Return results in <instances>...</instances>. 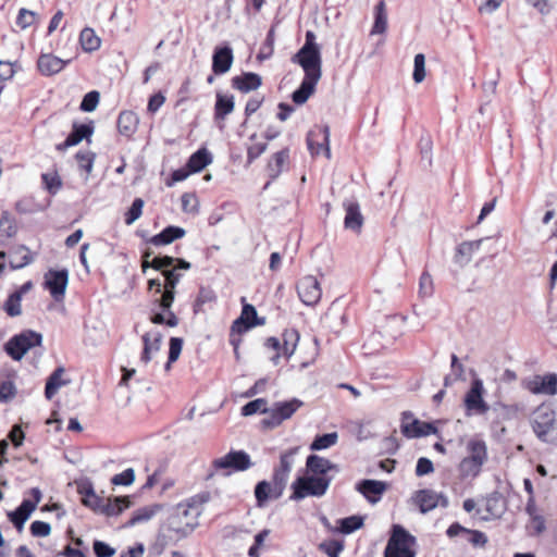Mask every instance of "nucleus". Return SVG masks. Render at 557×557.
I'll list each match as a JSON object with an SVG mask.
<instances>
[{
    "instance_id": "obj_1",
    "label": "nucleus",
    "mask_w": 557,
    "mask_h": 557,
    "mask_svg": "<svg viewBox=\"0 0 557 557\" xmlns=\"http://www.w3.org/2000/svg\"><path fill=\"white\" fill-rule=\"evenodd\" d=\"M307 475L298 476L290 488V499L301 500L308 496L322 497L326 494L339 467L319 455H309L306 460Z\"/></svg>"
},
{
    "instance_id": "obj_2",
    "label": "nucleus",
    "mask_w": 557,
    "mask_h": 557,
    "mask_svg": "<svg viewBox=\"0 0 557 557\" xmlns=\"http://www.w3.org/2000/svg\"><path fill=\"white\" fill-rule=\"evenodd\" d=\"M531 426L536 437L544 443H556V412L549 405L539 406L531 417Z\"/></svg>"
},
{
    "instance_id": "obj_3",
    "label": "nucleus",
    "mask_w": 557,
    "mask_h": 557,
    "mask_svg": "<svg viewBox=\"0 0 557 557\" xmlns=\"http://www.w3.org/2000/svg\"><path fill=\"white\" fill-rule=\"evenodd\" d=\"M416 537L399 524L393 525L392 535L384 550V557H416Z\"/></svg>"
},
{
    "instance_id": "obj_4",
    "label": "nucleus",
    "mask_w": 557,
    "mask_h": 557,
    "mask_svg": "<svg viewBox=\"0 0 557 557\" xmlns=\"http://www.w3.org/2000/svg\"><path fill=\"white\" fill-rule=\"evenodd\" d=\"M41 343L40 333L27 330L11 337L4 345V350L13 360L20 361L29 349L40 346Z\"/></svg>"
},
{
    "instance_id": "obj_5",
    "label": "nucleus",
    "mask_w": 557,
    "mask_h": 557,
    "mask_svg": "<svg viewBox=\"0 0 557 557\" xmlns=\"http://www.w3.org/2000/svg\"><path fill=\"white\" fill-rule=\"evenodd\" d=\"M299 447H293L284 451L280 457V466L274 469L272 476V497L277 499L283 495L286 483L294 465V458L298 454Z\"/></svg>"
},
{
    "instance_id": "obj_6",
    "label": "nucleus",
    "mask_w": 557,
    "mask_h": 557,
    "mask_svg": "<svg viewBox=\"0 0 557 557\" xmlns=\"http://www.w3.org/2000/svg\"><path fill=\"white\" fill-rule=\"evenodd\" d=\"M484 384L479 377H474L471 381L469 391L466 393L463 404L466 408V414L471 416H483L490 410V405L484 400Z\"/></svg>"
},
{
    "instance_id": "obj_7",
    "label": "nucleus",
    "mask_w": 557,
    "mask_h": 557,
    "mask_svg": "<svg viewBox=\"0 0 557 557\" xmlns=\"http://www.w3.org/2000/svg\"><path fill=\"white\" fill-rule=\"evenodd\" d=\"M304 403L298 398H293L288 401H277L269 409V417L262 420L265 428L278 426L283 421L289 419Z\"/></svg>"
},
{
    "instance_id": "obj_8",
    "label": "nucleus",
    "mask_w": 557,
    "mask_h": 557,
    "mask_svg": "<svg viewBox=\"0 0 557 557\" xmlns=\"http://www.w3.org/2000/svg\"><path fill=\"white\" fill-rule=\"evenodd\" d=\"M292 61L302 67L305 77L321 78L322 61L320 49L300 48L299 51L293 55Z\"/></svg>"
},
{
    "instance_id": "obj_9",
    "label": "nucleus",
    "mask_w": 557,
    "mask_h": 557,
    "mask_svg": "<svg viewBox=\"0 0 557 557\" xmlns=\"http://www.w3.org/2000/svg\"><path fill=\"white\" fill-rule=\"evenodd\" d=\"M252 466L250 456L244 450H231L221 458H216L212 462V467L219 470H226V474L231 471H245Z\"/></svg>"
},
{
    "instance_id": "obj_10",
    "label": "nucleus",
    "mask_w": 557,
    "mask_h": 557,
    "mask_svg": "<svg viewBox=\"0 0 557 557\" xmlns=\"http://www.w3.org/2000/svg\"><path fill=\"white\" fill-rule=\"evenodd\" d=\"M67 283L69 271L66 269L49 270L45 274L44 286L49 290L55 301H60L64 298Z\"/></svg>"
},
{
    "instance_id": "obj_11",
    "label": "nucleus",
    "mask_w": 557,
    "mask_h": 557,
    "mask_svg": "<svg viewBox=\"0 0 557 557\" xmlns=\"http://www.w3.org/2000/svg\"><path fill=\"white\" fill-rule=\"evenodd\" d=\"M401 432L408 438L428 436L437 432L436 426L429 422L413 419L409 411L403 412Z\"/></svg>"
},
{
    "instance_id": "obj_12",
    "label": "nucleus",
    "mask_w": 557,
    "mask_h": 557,
    "mask_svg": "<svg viewBox=\"0 0 557 557\" xmlns=\"http://www.w3.org/2000/svg\"><path fill=\"white\" fill-rule=\"evenodd\" d=\"M297 293L299 299L306 306L317 305L322 296L320 283L313 275H306L299 280L297 284Z\"/></svg>"
},
{
    "instance_id": "obj_13",
    "label": "nucleus",
    "mask_w": 557,
    "mask_h": 557,
    "mask_svg": "<svg viewBox=\"0 0 557 557\" xmlns=\"http://www.w3.org/2000/svg\"><path fill=\"white\" fill-rule=\"evenodd\" d=\"M307 146L312 156L319 154L323 150L325 157L330 159V127L324 125L311 129L307 135Z\"/></svg>"
},
{
    "instance_id": "obj_14",
    "label": "nucleus",
    "mask_w": 557,
    "mask_h": 557,
    "mask_svg": "<svg viewBox=\"0 0 557 557\" xmlns=\"http://www.w3.org/2000/svg\"><path fill=\"white\" fill-rule=\"evenodd\" d=\"M413 502L419 506V509L422 513H426L438 505L446 508L448 506V498L441 494L436 493L432 490H420L417 491L413 495Z\"/></svg>"
},
{
    "instance_id": "obj_15",
    "label": "nucleus",
    "mask_w": 557,
    "mask_h": 557,
    "mask_svg": "<svg viewBox=\"0 0 557 557\" xmlns=\"http://www.w3.org/2000/svg\"><path fill=\"white\" fill-rule=\"evenodd\" d=\"M525 387L532 394L553 396L557 394V374L535 375L525 383Z\"/></svg>"
},
{
    "instance_id": "obj_16",
    "label": "nucleus",
    "mask_w": 557,
    "mask_h": 557,
    "mask_svg": "<svg viewBox=\"0 0 557 557\" xmlns=\"http://www.w3.org/2000/svg\"><path fill=\"white\" fill-rule=\"evenodd\" d=\"M265 323V319L258 318V313L256 308L250 304H244L242 313L239 318H237L232 325L233 332H246L249 329L257 326V325H263Z\"/></svg>"
},
{
    "instance_id": "obj_17",
    "label": "nucleus",
    "mask_w": 557,
    "mask_h": 557,
    "mask_svg": "<svg viewBox=\"0 0 557 557\" xmlns=\"http://www.w3.org/2000/svg\"><path fill=\"white\" fill-rule=\"evenodd\" d=\"M94 131L95 126L92 121L87 124L73 123L72 132L63 143L57 145V150L64 151L70 147L78 145L83 139L89 140Z\"/></svg>"
},
{
    "instance_id": "obj_18",
    "label": "nucleus",
    "mask_w": 557,
    "mask_h": 557,
    "mask_svg": "<svg viewBox=\"0 0 557 557\" xmlns=\"http://www.w3.org/2000/svg\"><path fill=\"white\" fill-rule=\"evenodd\" d=\"M234 54L230 46L215 47L212 55V72L215 75L227 73L233 64Z\"/></svg>"
},
{
    "instance_id": "obj_19",
    "label": "nucleus",
    "mask_w": 557,
    "mask_h": 557,
    "mask_svg": "<svg viewBox=\"0 0 557 557\" xmlns=\"http://www.w3.org/2000/svg\"><path fill=\"white\" fill-rule=\"evenodd\" d=\"M386 488L387 484L385 482L370 479L361 480L356 485V490L371 504H376L382 498Z\"/></svg>"
},
{
    "instance_id": "obj_20",
    "label": "nucleus",
    "mask_w": 557,
    "mask_h": 557,
    "mask_svg": "<svg viewBox=\"0 0 557 557\" xmlns=\"http://www.w3.org/2000/svg\"><path fill=\"white\" fill-rule=\"evenodd\" d=\"M144 349L140 356V362L147 364L156 352L160 350L162 334L158 331L147 332L141 337Z\"/></svg>"
},
{
    "instance_id": "obj_21",
    "label": "nucleus",
    "mask_w": 557,
    "mask_h": 557,
    "mask_svg": "<svg viewBox=\"0 0 557 557\" xmlns=\"http://www.w3.org/2000/svg\"><path fill=\"white\" fill-rule=\"evenodd\" d=\"M160 295V298L156 299V304H158V307L168 314V326H177L178 318L171 310L175 299V289L163 286Z\"/></svg>"
},
{
    "instance_id": "obj_22",
    "label": "nucleus",
    "mask_w": 557,
    "mask_h": 557,
    "mask_svg": "<svg viewBox=\"0 0 557 557\" xmlns=\"http://www.w3.org/2000/svg\"><path fill=\"white\" fill-rule=\"evenodd\" d=\"M344 209L346 211L344 225L347 230L359 232L363 224V216L360 212V207L357 201L345 200Z\"/></svg>"
},
{
    "instance_id": "obj_23",
    "label": "nucleus",
    "mask_w": 557,
    "mask_h": 557,
    "mask_svg": "<svg viewBox=\"0 0 557 557\" xmlns=\"http://www.w3.org/2000/svg\"><path fill=\"white\" fill-rule=\"evenodd\" d=\"M261 84V76L252 72L243 73L232 78V87L245 94L257 90Z\"/></svg>"
},
{
    "instance_id": "obj_24",
    "label": "nucleus",
    "mask_w": 557,
    "mask_h": 557,
    "mask_svg": "<svg viewBox=\"0 0 557 557\" xmlns=\"http://www.w3.org/2000/svg\"><path fill=\"white\" fill-rule=\"evenodd\" d=\"M66 64V61L51 54L44 53L37 61V66L40 73L45 76H51L61 72Z\"/></svg>"
},
{
    "instance_id": "obj_25",
    "label": "nucleus",
    "mask_w": 557,
    "mask_h": 557,
    "mask_svg": "<svg viewBox=\"0 0 557 557\" xmlns=\"http://www.w3.org/2000/svg\"><path fill=\"white\" fill-rule=\"evenodd\" d=\"M185 234L186 232L183 227L170 225L166 226L161 233L149 237L146 242L153 246H164L184 237Z\"/></svg>"
},
{
    "instance_id": "obj_26",
    "label": "nucleus",
    "mask_w": 557,
    "mask_h": 557,
    "mask_svg": "<svg viewBox=\"0 0 557 557\" xmlns=\"http://www.w3.org/2000/svg\"><path fill=\"white\" fill-rule=\"evenodd\" d=\"M34 510L35 504L30 503V499H24L15 510L8 512V518L17 531H22Z\"/></svg>"
},
{
    "instance_id": "obj_27",
    "label": "nucleus",
    "mask_w": 557,
    "mask_h": 557,
    "mask_svg": "<svg viewBox=\"0 0 557 557\" xmlns=\"http://www.w3.org/2000/svg\"><path fill=\"white\" fill-rule=\"evenodd\" d=\"M65 370L63 367L57 368L47 379L46 387H45V396L47 399H52L53 396L58 393V391L67 385L70 380H64L63 374Z\"/></svg>"
},
{
    "instance_id": "obj_28",
    "label": "nucleus",
    "mask_w": 557,
    "mask_h": 557,
    "mask_svg": "<svg viewBox=\"0 0 557 557\" xmlns=\"http://www.w3.org/2000/svg\"><path fill=\"white\" fill-rule=\"evenodd\" d=\"M138 116L132 111H123L117 117V129L123 136L131 137L137 129Z\"/></svg>"
},
{
    "instance_id": "obj_29",
    "label": "nucleus",
    "mask_w": 557,
    "mask_h": 557,
    "mask_svg": "<svg viewBox=\"0 0 557 557\" xmlns=\"http://www.w3.org/2000/svg\"><path fill=\"white\" fill-rule=\"evenodd\" d=\"M320 79L304 77L300 86L292 94V99L296 104H304L314 92L315 86Z\"/></svg>"
},
{
    "instance_id": "obj_30",
    "label": "nucleus",
    "mask_w": 557,
    "mask_h": 557,
    "mask_svg": "<svg viewBox=\"0 0 557 557\" xmlns=\"http://www.w3.org/2000/svg\"><path fill=\"white\" fill-rule=\"evenodd\" d=\"M129 506L131 499L128 496L108 498L107 500H104L102 515L108 517H115L121 515Z\"/></svg>"
},
{
    "instance_id": "obj_31",
    "label": "nucleus",
    "mask_w": 557,
    "mask_h": 557,
    "mask_svg": "<svg viewBox=\"0 0 557 557\" xmlns=\"http://www.w3.org/2000/svg\"><path fill=\"white\" fill-rule=\"evenodd\" d=\"M211 162L212 154L206 148H200L189 157L186 166L190 172L197 173L202 171Z\"/></svg>"
},
{
    "instance_id": "obj_32",
    "label": "nucleus",
    "mask_w": 557,
    "mask_h": 557,
    "mask_svg": "<svg viewBox=\"0 0 557 557\" xmlns=\"http://www.w3.org/2000/svg\"><path fill=\"white\" fill-rule=\"evenodd\" d=\"M387 29V12L386 4L384 0H381L374 10V23L372 25L370 35H382L385 34Z\"/></svg>"
},
{
    "instance_id": "obj_33",
    "label": "nucleus",
    "mask_w": 557,
    "mask_h": 557,
    "mask_svg": "<svg viewBox=\"0 0 557 557\" xmlns=\"http://www.w3.org/2000/svg\"><path fill=\"white\" fill-rule=\"evenodd\" d=\"M468 458L484 465L487 460L486 443L482 440L471 438L467 444Z\"/></svg>"
},
{
    "instance_id": "obj_34",
    "label": "nucleus",
    "mask_w": 557,
    "mask_h": 557,
    "mask_svg": "<svg viewBox=\"0 0 557 557\" xmlns=\"http://www.w3.org/2000/svg\"><path fill=\"white\" fill-rule=\"evenodd\" d=\"M234 97L232 95L216 94V100L214 104V119L224 120L226 115L234 110Z\"/></svg>"
},
{
    "instance_id": "obj_35",
    "label": "nucleus",
    "mask_w": 557,
    "mask_h": 557,
    "mask_svg": "<svg viewBox=\"0 0 557 557\" xmlns=\"http://www.w3.org/2000/svg\"><path fill=\"white\" fill-rule=\"evenodd\" d=\"M151 256V252L146 251L143 256V269L144 271L147 268H153L156 270L164 271L170 270V267H173L175 263V258L170 256H163V257H154L151 261H149V258Z\"/></svg>"
},
{
    "instance_id": "obj_36",
    "label": "nucleus",
    "mask_w": 557,
    "mask_h": 557,
    "mask_svg": "<svg viewBox=\"0 0 557 557\" xmlns=\"http://www.w3.org/2000/svg\"><path fill=\"white\" fill-rule=\"evenodd\" d=\"M289 158L288 149L276 152L268 164V172L271 178H276L283 171Z\"/></svg>"
},
{
    "instance_id": "obj_37",
    "label": "nucleus",
    "mask_w": 557,
    "mask_h": 557,
    "mask_svg": "<svg viewBox=\"0 0 557 557\" xmlns=\"http://www.w3.org/2000/svg\"><path fill=\"white\" fill-rule=\"evenodd\" d=\"M32 262L33 257L30 256L28 249L25 246H20L11 253L9 264L12 270H18Z\"/></svg>"
},
{
    "instance_id": "obj_38",
    "label": "nucleus",
    "mask_w": 557,
    "mask_h": 557,
    "mask_svg": "<svg viewBox=\"0 0 557 557\" xmlns=\"http://www.w3.org/2000/svg\"><path fill=\"white\" fill-rule=\"evenodd\" d=\"M299 341V333L295 329L285 330L283 333V352L289 358L294 355Z\"/></svg>"
},
{
    "instance_id": "obj_39",
    "label": "nucleus",
    "mask_w": 557,
    "mask_h": 557,
    "mask_svg": "<svg viewBox=\"0 0 557 557\" xmlns=\"http://www.w3.org/2000/svg\"><path fill=\"white\" fill-rule=\"evenodd\" d=\"M16 225L8 212H3L0 218V244L14 236Z\"/></svg>"
},
{
    "instance_id": "obj_40",
    "label": "nucleus",
    "mask_w": 557,
    "mask_h": 557,
    "mask_svg": "<svg viewBox=\"0 0 557 557\" xmlns=\"http://www.w3.org/2000/svg\"><path fill=\"white\" fill-rule=\"evenodd\" d=\"M42 185L44 188L50 194V195H57L60 189L62 188V180L60 175L55 172H47L41 174Z\"/></svg>"
},
{
    "instance_id": "obj_41",
    "label": "nucleus",
    "mask_w": 557,
    "mask_h": 557,
    "mask_svg": "<svg viewBox=\"0 0 557 557\" xmlns=\"http://www.w3.org/2000/svg\"><path fill=\"white\" fill-rule=\"evenodd\" d=\"M482 467L483 465L465 457L458 466V471L462 479L475 478L481 472Z\"/></svg>"
},
{
    "instance_id": "obj_42",
    "label": "nucleus",
    "mask_w": 557,
    "mask_h": 557,
    "mask_svg": "<svg viewBox=\"0 0 557 557\" xmlns=\"http://www.w3.org/2000/svg\"><path fill=\"white\" fill-rule=\"evenodd\" d=\"M337 440L338 435L336 432L317 435L313 442L310 444V449L313 451L327 449L335 445Z\"/></svg>"
},
{
    "instance_id": "obj_43",
    "label": "nucleus",
    "mask_w": 557,
    "mask_h": 557,
    "mask_svg": "<svg viewBox=\"0 0 557 557\" xmlns=\"http://www.w3.org/2000/svg\"><path fill=\"white\" fill-rule=\"evenodd\" d=\"M81 44L85 51L91 52L100 47V39L91 28H84L81 32Z\"/></svg>"
},
{
    "instance_id": "obj_44",
    "label": "nucleus",
    "mask_w": 557,
    "mask_h": 557,
    "mask_svg": "<svg viewBox=\"0 0 557 557\" xmlns=\"http://www.w3.org/2000/svg\"><path fill=\"white\" fill-rule=\"evenodd\" d=\"M159 509L160 507L158 505L137 509L133 513L131 520L127 522V525L133 527L135 524L150 520L158 512Z\"/></svg>"
},
{
    "instance_id": "obj_45",
    "label": "nucleus",
    "mask_w": 557,
    "mask_h": 557,
    "mask_svg": "<svg viewBox=\"0 0 557 557\" xmlns=\"http://www.w3.org/2000/svg\"><path fill=\"white\" fill-rule=\"evenodd\" d=\"M255 497L258 507H263L272 497V484L268 481H260L255 487Z\"/></svg>"
},
{
    "instance_id": "obj_46",
    "label": "nucleus",
    "mask_w": 557,
    "mask_h": 557,
    "mask_svg": "<svg viewBox=\"0 0 557 557\" xmlns=\"http://www.w3.org/2000/svg\"><path fill=\"white\" fill-rule=\"evenodd\" d=\"M257 412L269 414V409L267 408L265 399L258 398L247 403L245 406L242 407V416L244 417L252 416Z\"/></svg>"
},
{
    "instance_id": "obj_47",
    "label": "nucleus",
    "mask_w": 557,
    "mask_h": 557,
    "mask_svg": "<svg viewBox=\"0 0 557 557\" xmlns=\"http://www.w3.org/2000/svg\"><path fill=\"white\" fill-rule=\"evenodd\" d=\"M363 525V519L360 516H350L339 520V531L343 534H350Z\"/></svg>"
},
{
    "instance_id": "obj_48",
    "label": "nucleus",
    "mask_w": 557,
    "mask_h": 557,
    "mask_svg": "<svg viewBox=\"0 0 557 557\" xmlns=\"http://www.w3.org/2000/svg\"><path fill=\"white\" fill-rule=\"evenodd\" d=\"M38 18V15L36 12L32 11V10H27V9H24L22 8L20 11H18V14L16 16V21H15V24L21 28V29H26L27 27L32 26L33 24L36 23Z\"/></svg>"
},
{
    "instance_id": "obj_49",
    "label": "nucleus",
    "mask_w": 557,
    "mask_h": 557,
    "mask_svg": "<svg viewBox=\"0 0 557 557\" xmlns=\"http://www.w3.org/2000/svg\"><path fill=\"white\" fill-rule=\"evenodd\" d=\"M95 157V153L91 151H78L75 154L78 168L81 170H84L87 173V175H89L92 171Z\"/></svg>"
},
{
    "instance_id": "obj_50",
    "label": "nucleus",
    "mask_w": 557,
    "mask_h": 557,
    "mask_svg": "<svg viewBox=\"0 0 557 557\" xmlns=\"http://www.w3.org/2000/svg\"><path fill=\"white\" fill-rule=\"evenodd\" d=\"M21 292H14L7 299L4 310L10 317H17L21 314Z\"/></svg>"
},
{
    "instance_id": "obj_51",
    "label": "nucleus",
    "mask_w": 557,
    "mask_h": 557,
    "mask_svg": "<svg viewBox=\"0 0 557 557\" xmlns=\"http://www.w3.org/2000/svg\"><path fill=\"white\" fill-rule=\"evenodd\" d=\"M144 200L141 198H135L131 208L125 213V224L132 225L138 220L143 213Z\"/></svg>"
},
{
    "instance_id": "obj_52",
    "label": "nucleus",
    "mask_w": 557,
    "mask_h": 557,
    "mask_svg": "<svg viewBox=\"0 0 557 557\" xmlns=\"http://www.w3.org/2000/svg\"><path fill=\"white\" fill-rule=\"evenodd\" d=\"M100 100V94L97 90H91L87 92L79 106V109L84 112H92L96 110Z\"/></svg>"
},
{
    "instance_id": "obj_53",
    "label": "nucleus",
    "mask_w": 557,
    "mask_h": 557,
    "mask_svg": "<svg viewBox=\"0 0 557 557\" xmlns=\"http://www.w3.org/2000/svg\"><path fill=\"white\" fill-rule=\"evenodd\" d=\"M412 77L417 84L423 82L425 78V57L423 53L414 55Z\"/></svg>"
},
{
    "instance_id": "obj_54",
    "label": "nucleus",
    "mask_w": 557,
    "mask_h": 557,
    "mask_svg": "<svg viewBox=\"0 0 557 557\" xmlns=\"http://www.w3.org/2000/svg\"><path fill=\"white\" fill-rule=\"evenodd\" d=\"M319 549L325 553L329 557H339V554L344 549V545L339 541L332 540L322 542L319 545Z\"/></svg>"
},
{
    "instance_id": "obj_55",
    "label": "nucleus",
    "mask_w": 557,
    "mask_h": 557,
    "mask_svg": "<svg viewBox=\"0 0 557 557\" xmlns=\"http://www.w3.org/2000/svg\"><path fill=\"white\" fill-rule=\"evenodd\" d=\"M482 244V240L479 239V240H473V242H463L461 243L458 248H457V251H456V261H458V257L461 256H466L468 257V259H470L471 255L479 250L480 249V246Z\"/></svg>"
},
{
    "instance_id": "obj_56",
    "label": "nucleus",
    "mask_w": 557,
    "mask_h": 557,
    "mask_svg": "<svg viewBox=\"0 0 557 557\" xmlns=\"http://www.w3.org/2000/svg\"><path fill=\"white\" fill-rule=\"evenodd\" d=\"M135 481V471L133 468H128L121 473L112 476L111 483L113 485L128 486Z\"/></svg>"
},
{
    "instance_id": "obj_57",
    "label": "nucleus",
    "mask_w": 557,
    "mask_h": 557,
    "mask_svg": "<svg viewBox=\"0 0 557 557\" xmlns=\"http://www.w3.org/2000/svg\"><path fill=\"white\" fill-rule=\"evenodd\" d=\"M269 534L270 530L264 529L255 535V543L248 550L249 557H260V547L263 545Z\"/></svg>"
},
{
    "instance_id": "obj_58",
    "label": "nucleus",
    "mask_w": 557,
    "mask_h": 557,
    "mask_svg": "<svg viewBox=\"0 0 557 557\" xmlns=\"http://www.w3.org/2000/svg\"><path fill=\"white\" fill-rule=\"evenodd\" d=\"M16 394L15 385L12 381L7 380L0 383V403L11 400Z\"/></svg>"
},
{
    "instance_id": "obj_59",
    "label": "nucleus",
    "mask_w": 557,
    "mask_h": 557,
    "mask_svg": "<svg viewBox=\"0 0 557 557\" xmlns=\"http://www.w3.org/2000/svg\"><path fill=\"white\" fill-rule=\"evenodd\" d=\"M249 531L243 527L226 525L223 529V537L227 540H243L245 535H248Z\"/></svg>"
},
{
    "instance_id": "obj_60",
    "label": "nucleus",
    "mask_w": 557,
    "mask_h": 557,
    "mask_svg": "<svg viewBox=\"0 0 557 557\" xmlns=\"http://www.w3.org/2000/svg\"><path fill=\"white\" fill-rule=\"evenodd\" d=\"M92 548L97 557H112L115 554L113 547L99 540L94 541Z\"/></svg>"
},
{
    "instance_id": "obj_61",
    "label": "nucleus",
    "mask_w": 557,
    "mask_h": 557,
    "mask_svg": "<svg viewBox=\"0 0 557 557\" xmlns=\"http://www.w3.org/2000/svg\"><path fill=\"white\" fill-rule=\"evenodd\" d=\"M419 292L422 296H431L433 293V280L428 272H423L420 276Z\"/></svg>"
},
{
    "instance_id": "obj_62",
    "label": "nucleus",
    "mask_w": 557,
    "mask_h": 557,
    "mask_svg": "<svg viewBox=\"0 0 557 557\" xmlns=\"http://www.w3.org/2000/svg\"><path fill=\"white\" fill-rule=\"evenodd\" d=\"M51 532V527L48 522L34 521L30 524V533L33 536L42 537L48 536Z\"/></svg>"
},
{
    "instance_id": "obj_63",
    "label": "nucleus",
    "mask_w": 557,
    "mask_h": 557,
    "mask_svg": "<svg viewBox=\"0 0 557 557\" xmlns=\"http://www.w3.org/2000/svg\"><path fill=\"white\" fill-rule=\"evenodd\" d=\"M433 471H434L433 462L429 458L421 457L418 459L417 466H416V475L417 476H423V475L432 473Z\"/></svg>"
},
{
    "instance_id": "obj_64",
    "label": "nucleus",
    "mask_w": 557,
    "mask_h": 557,
    "mask_svg": "<svg viewBox=\"0 0 557 557\" xmlns=\"http://www.w3.org/2000/svg\"><path fill=\"white\" fill-rule=\"evenodd\" d=\"M183 347V339L180 337H171L170 339V349H169V357L170 362H175L182 351Z\"/></svg>"
}]
</instances>
